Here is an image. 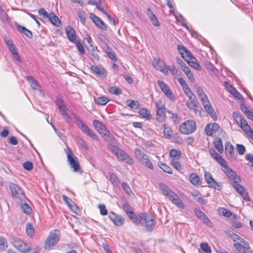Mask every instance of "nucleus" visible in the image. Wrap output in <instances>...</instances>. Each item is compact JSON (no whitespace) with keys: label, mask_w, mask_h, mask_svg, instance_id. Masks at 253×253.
I'll use <instances>...</instances> for the list:
<instances>
[{"label":"nucleus","mask_w":253,"mask_h":253,"mask_svg":"<svg viewBox=\"0 0 253 253\" xmlns=\"http://www.w3.org/2000/svg\"><path fill=\"white\" fill-rule=\"evenodd\" d=\"M127 216L133 223L136 225L140 224L142 226H144L148 232H152L155 226L156 222L154 217L151 214L145 212L140 213L139 214L140 219L133 211L129 212Z\"/></svg>","instance_id":"nucleus-1"},{"label":"nucleus","mask_w":253,"mask_h":253,"mask_svg":"<svg viewBox=\"0 0 253 253\" xmlns=\"http://www.w3.org/2000/svg\"><path fill=\"white\" fill-rule=\"evenodd\" d=\"M159 188L162 193L166 196L173 204L181 209L184 208L182 200L169 187L163 183H160Z\"/></svg>","instance_id":"nucleus-2"},{"label":"nucleus","mask_w":253,"mask_h":253,"mask_svg":"<svg viewBox=\"0 0 253 253\" xmlns=\"http://www.w3.org/2000/svg\"><path fill=\"white\" fill-rule=\"evenodd\" d=\"M109 149L120 160L128 165H131L133 163V159L129 157L124 151L118 147L111 145L109 146Z\"/></svg>","instance_id":"nucleus-3"},{"label":"nucleus","mask_w":253,"mask_h":253,"mask_svg":"<svg viewBox=\"0 0 253 253\" xmlns=\"http://www.w3.org/2000/svg\"><path fill=\"white\" fill-rule=\"evenodd\" d=\"M93 125L102 137L107 141H113L114 137L110 131L106 129V127L99 121L95 120L93 121Z\"/></svg>","instance_id":"nucleus-4"},{"label":"nucleus","mask_w":253,"mask_h":253,"mask_svg":"<svg viewBox=\"0 0 253 253\" xmlns=\"http://www.w3.org/2000/svg\"><path fill=\"white\" fill-rule=\"evenodd\" d=\"M134 154L142 165L151 170L154 169V168L152 162L147 155L138 148L134 150Z\"/></svg>","instance_id":"nucleus-5"},{"label":"nucleus","mask_w":253,"mask_h":253,"mask_svg":"<svg viewBox=\"0 0 253 253\" xmlns=\"http://www.w3.org/2000/svg\"><path fill=\"white\" fill-rule=\"evenodd\" d=\"M66 152L67 161L69 162L71 168L73 169V171L81 172V167L78 159L73 154L70 148L67 147Z\"/></svg>","instance_id":"nucleus-6"},{"label":"nucleus","mask_w":253,"mask_h":253,"mask_svg":"<svg viewBox=\"0 0 253 253\" xmlns=\"http://www.w3.org/2000/svg\"><path fill=\"white\" fill-rule=\"evenodd\" d=\"M196 128V124L193 120H187L182 124L179 126L181 133L189 134L193 133Z\"/></svg>","instance_id":"nucleus-7"},{"label":"nucleus","mask_w":253,"mask_h":253,"mask_svg":"<svg viewBox=\"0 0 253 253\" xmlns=\"http://www.w3.org/2000/svg\"><path fill=\"white\" fill-rule=\"evenodd\" d=\"M11 243L17 250L22 253H27L31 249L30 245L26 244L21 239L18 238H13L12 239Z\"/></svg>","instance_id":"nucleus-8"},{"label":"nucleus","mask_w":253,"mask_h":253,"mask_svg":"<svg viewBox=\"0 0 253 253\" xmlns=\"http://www.w3.org/2000/svg\"><path fill=\"white\" fill-rule=\"evenodd\" d=\"M59 239V231L57 230L51 231L44 243V248L49 249L55 245Z\"/></svg>","instance_id":"nucleus-9"},{"label":"nucleus","mask_w":253,"mask_h":253,"mask_svg":"<svg viewBox=\"0 0 253 253\" xmlns=\"http://www.w3.org/2000/svg\"><path fill=\"white\" fill-rule=\"evenodd\" d=\"M156 119L160 122H163L166 119V113L167 110L160 100H157L156 102Z\"/></svg>","instance_id":"nucleus-10"},{"label":"nucleus","mask_w":253,"mask_h":253,"mask_svg":"<svg viewBox=\"0 0 253 253\" xmlns=\"http://www.w3.org/2000/svg\"><path fill=\"white\" fill-rule=\"evenodd\" d=\"M205 131L209 136L218 135L221 134L222 128L216 123L208 124L205 128Z\"/></svg>","instance_id":"nucleus-11"},{"label":"nucleus","mask_w":253,"mask_h":253,"mask_svg":"<svg viewBox=\"0 0 253 253\" xmlns=\"http://www.w3.org/2000/svg\"><path fill=\"white\" fill-rule=\"evenodd\" d=\"M56 103L58 109L62 116L67 123H69L71 121V117L68 113V109L66 105L64 104L63 100L59 97H57Z\"/></svg>","instance_id":"nucleus-12"},{"label":"nucleus","mask_w":253,"mask_h":253,"mask_svg":"<svg viewBox=\"0 0 253 253\" xmlns=\"http://www.w3.org/2000/svg\"><path fill=\"white\" fill-rule=\"evenodd\" d=\"M9 188L12 195L21 201L25 198V193L23 189L18 185L10 183L9 184Z\"/></svg>","instance_id":"nucleus-13"},{"label":"nucleus","mask_w":253,"mask_h":253,"mask_svg":"<svg viewBox=\"0 0 253 253\" xmlns=\"http://www.w3.org/2000/svg\"><path fill=\"white\" fill-rule=\"evenodd\" d=\"M221 167H222V171L234 183H239L241 181L240 178L237 175L236 173L228 167L227 163H225Z\"/></svg>","instance_id":"nucleus-14"},{"label":"nucleus","mask_w":253,"mask_h":253,"mask_svg":"<svg viewBox=\"0 0 253 253\" xmlns=\"http://www.w3.org/2000/svg\"><path fill=\"white\" fill-rule=\"evenodd\" d=\"M201 101L208 114H209V115L213 120H216L217 118L216 115L212 106L211 105L210 102L208 98V97L207 96L205 98H202V99H201Z\"/></svg>","instance_id":"nucleus-15"},{"label":"nucleus","mask_w":253,"mask_h":253,"mask_svg":"<svg viewBox=\"0 0 253 253\" xmlns=\"http://www.w3.org/2000/svg\"><path fill=\"white\" fill-rule=\"evenodd\" d=\"M234 248L240 253H245L250 249V245L244 239L239 242L235 243L233 245Z\"/></svg>","instance_id":"nucleus-16"},{"label":"nucleus","mask_w":253,"mask_h":253,"mask_svg":"<svg viewBox=\"0 0 253 253\" xmlns=\"http://www.w3.org/2000/svg\"><path fill=\"white\" fill-rule=\"evenodd\" d=\"M205 178L209 187L217 190L220 189L219 184L214 180L210 172L206 171L205 172Z\"/></svg>","instance_id":"nucleus-17"},{"label":"nucleus","mask_w":253,"mask_h":253,"mask_svg":"<svg viewBox=\"0 0 253 253\" xmlns=\"http://www.w3.org/2000/svg\"><path fill=\"white\" fill-rule=\"evenodd\" d=\"M225 151L227 158L230 161L236 159V155L234 152L233 147L229 142H226L225 145Z\"/></svg>","instance_id":"nucleus-18"},{"label":"nucleus","mask_w":253,"mask_h":253,"mask_svg":"<svg viewBox=\"0 0 253 253\" xmlns=\"http://www.w3.org/2000/svg\"><path fill=\"white\" fill-rule=\"evenodd\" d=\"M233 187L236 189V191L241 195V196L244 200L246 201H250L248 193L247 190L246 188L239 184L238 183H234Z\"/></svg>","instance_id":"nucleus-19"},{"label":"nucleus","mask_w":253,"mask_h":253,"mask_svg":"<svg viewBox=\"0 0 253 253\" xmlns=\"http://www.w3.org/2000/svg\"><path fill=\"white\" fill-rule=\"evenodd\" d=\"M90 18L98 28L104 31L107 30V26L106 24L99 17L93 13H90Z\"/></svg>","instance_id":"nucleus-20"},{"label":"nucleus","mask_w":253,"mask_h":253,"mask_svg":"<svg viewBox=\"0 0 253 253\" xmlns=\"http://www.w3.org/2000/svg\"><path fill=\"white\" fill-rule=\"evenodd\" d=\"M109 217L116 226L123 225L125 221V219L121 215L116 214L114 212H111Z\"/></svg>","instance_id":"nucleus-21"},{"label":"nucleus","mask_w":253,"mask_h":253,"mask_svg":"<svg viewBox=\"0 0 253 253\" xmlns=\"http://www.w3.org/2000/svg\"><path fill=\"white\" fill-rule=\"evenodd\" d=\"M177 49L181 54V57L185 60L189 59L193 56L192 53L184 46L180 45H178Z\"/></svg>","instance_id":"nucleus-22"},{"label":"nucleus","mask_w":253,"mask_h":253,"mask_svg":"<svg viewBox=\"0 0 253 253\" xmlns=\"http://www.w3.org/2000/svg\"><path fill=\"white\" fill-rule=\"evenodd\" d=\"M209 153L211 155V157L216 160V161L222 166L225 163H226V161L222 157V156L217 154L214 149H210Z\"/></svg>","instance_id":"nucleus-23"},{"label":"nucleus","mask_w":253,"mask_h":253,"mask_svg":"<svg viewBox=\"0 0 253 253\" xmlns=\"http://www.w3.org/2000/svg\"><path fill=\"white\" fill-rule=\"evenodd\" d=\"M154 67L157 70L162 72L164 74L167 75L168 74L169 67L165 65L163 61L159 60L157 62L154 64Z\"/></svg>","instance_id":"nucleus-24"},{"label":"nucleus","mask_w":253,"mask_h":253,"mask_svg":"<svg viewBox=\"0 0 253 253\" xmlns=\"http://www.w3.org/2000/svg\"><path fill=\"white\" fill-rule=\"evenodd\" d=\"M195 213L197 217L202 220L205 224L208 225L211 224V221L202 211L199 209H195Z\"/></svg>","instance_id":"nucleus-25"},{"label":"nucleus","mask_w":253,"mask_h":253,"mask_svg":"<svg viewBox=\"0 0 253 253\" xmlns=\"http://www.w3.org/2000/svg\"><path fill=\"white\" fill-rule=\"evenodd\" d=\"M90 69L93 73L98 75L100 77H105L106 76L107 71L103 67L92 66L91 67Z\"/></svg>","instance_id":"nucleus-26"},{"label":"nucleus","mask_w":253,"mask_h":253,"mask_svg":"<svg viewBox=\"0 0 253 253\" xmlns=\"http://www.w3.org/2000/svg\"><path fill=\"white\" fill-rule=\"evenodd\" d=\"M65 31L68 40L71 42H74L76 38L75 30L71 26H67L65 29Z\"/></svg>","instance_id":"nucleus-27"},{"label":"nucleus","mask_w":253,"mask_h":253,"mask_svg":"<svg viewBox=\"0 0 253 253\" xmlns=\"http://www.w3.org/2000/svg\"><path fill=\"white\" fill-rule=\"evenodd\" d=\"M15 26L16 28L22 33L24 34L29 39H32L33 34L31 31L26 29L25 27L21 26L17 23H15Z\"/></svg>","instance_id":"nucleus-28"},{"label":"nucleus","mask_w":253,"mask_h":253,"mask_svg":"<svg viewBox=\"0 0 253 253\" xmlns=\"http://www.w3.org/2000/svg\"><path fill=\"white\" fill-rule=\"evenodd\" d=\"M147 15L150 19L153 25L157 27L159 26L160 25V23L159 22L156 16L151 11V9L150 8H147Z\"/></svg>","instance_id":"nucleus-29"},{"label":"nucleus","mask_w":253,"mask_h":253,"mask_svg":"<svg viewBox=\"0 0 253 253\" xmlns=\"http://www.w3.org/2000/svg\"><path fill=\"white\" fill-rule=\"evenodd\" d=\"M48 18L51 23L55 26L59 27L61 26V23L59 18L54 13L50 12L49 14Z\"/></svg>","instance_id":"nucleus-30"},{"label":"nucleus","mask_w":253,"mask_h":253,"mask_svg":"<svg viewBox=\"0 0 253 253\" xmlns=\"http://www.w3.org/2000/svg\"><path fill=\"white\" fill-rule=\"evenodd\" d=\"M186 61L191 67L197 70H200L201 69L200 65L197 63V59L194 57H191V58H189V59H188Z\"/></svg>","instance_id":"nucleus-31"},{"label":"nucleus","mask_w":253,"mask_h":253,"mask_svg":"<svg viewBox=\"0 0 253 253\" xmlns=\"http://www.w3.org/2000/svg\"><path fill=\"white\" fill-rule=\"evenodd\" d=\"M189 180L191 183L195 186H198L200 185V178L198 175L196 173H191L189 176Z\"/></svg>","instance_id":"nucleus-32"},{"label":"nucleus","mask_w":253,"mask_h":253,"mask_svg":"<svg viewBox=\"0 0 253 253\" xmlns=\"http://www.w3.org/2000/svg\"><path fill=\"white\" fill-rule=\"evenodd\" d=\"M183 71L186 74L188 79L191 82H193L195 81L194 76L193 73L190 71V68L186 65H184L181 68Z\"/></svg>","instance_id":"nucleus-33"},{"label":"nucleus","mask_w":253,"mask_h":253,"mask_svg":"<svg viewBox=\"0 0 253 253\" xmlns=\"http://www.w3.org/2000/svg\"><path fill=\"white\" fill-rule=\"evenodd\" d=\"M105 51L108 55L109 58H110L113 61L116 62L117 61V57L115 52L109 46L107 45Z\"/></svg>","instance_id":"nucleus-34"},{"label":"nucleus","mask_w":253,"mask_h":253,"mask_svg":"<svg viewBox=\"0 0 253 253\" xmlns=\"http://www.w3.org/2000/svg\"><path fill=\"white\" fill-rule=\"evenodd\" d=\"M199 253H211V251L210 247L206 243H201L200 249H199Z\"/></svg>","instance_id":"nucleus-35"},{"label":"nucleus","mask_w":253,"mask_h":253,"mask_svg":"<svg viewBox=\"0 0 253 253\" xmlns=\"http://www.w3.org/2000/svg\"><path fill=\"white\" fill-rule=\"evenodd\" d=\"M108 98L104 96H101L94 98V101L99 105H105L109 101Z\"/></svg>","instance_id":"nucleus-36"},{"label":"nucleus","mask_w":253,"mask_h":253,"mask_svg":"<svg viewBox=\"0 0 253 253\" xmlns=\"http://www.w3.org/2000/svg\"><path fill=\"white\" fill-rule=\"evenodd\" d=\"M169 156L173 160H177L180 158L181 152L179 150L173 149L170 150Z\"/></svg>","instance_id":"nucleus-37"},{"label":"nucleus","mask_w":253,"mask_h":253,"mask_svg":"<svg viewBox=\"0 0 253 253\" xmlns=\"http://www.w3.org/2000/svg\"><path fill=\"white\" fill-rule=\"evenodd\" d=\"M26 79L33 89H38L39 84L37 81L32 76H27Z\"/></svg>","instance_id":"nucleus-38"},{"label":"nucleus","mask_w":253,"mask_h":253,"mask_svg":"<svg viewBox=\"0 0 253 253\" xmlns=\"http://www.w3.org/2000/svg\"><path fill=\"white\" fill-rule=\"evenodd\" d=\"M239 125L243 130L246 132L247 135L250 132V131L252 130L250 126L248 125L245 120H244L242 122H241Z\"/></svg>","instance_id":"nucleus-39"},{"label":"nucleus","mask_w":253,"mask_h":253,"mask_svg":"<svg viewBox=\"0 0 253 253\" xmlns=\"http://www.w3.org/2000/svg\"><path fill=\"white\" fill-rule=\"evenodd\" d=\"M197 100L196 98L189 99V101H187L186 105L188 108L190 109H195L197 107Z\"/></svg>","instance_id":"nucleus-40"},{"label":"nucleus","mask_w":253,"mask_h":253,"mask_svg":"<svg viewBox=\"0 0 253 253\" xmlns=\"http://www.w3.org/2000/svg\"><path fill=\"white\" fill-rule=\"evenodd\" d=\"M126 105L133 109H138L139 108V102L137 101L128 99L126 101Z\"/></svg>","instance_id":"nucleus-41"},{"label":"nucleus","mask_w":253,"mask_h":253,"mask_svg":"<svg viewBox=\"0 0 253 253\" xmlns=\"http://www.w3.org/2000/svg\"><path fill=\"white\" fill-rule=\"evenodd\" d=\"M227 84L229 86V91L230 93L234 96L235 98L240 99L242 97L240 93L236 90V89L231 84H229L227 83Z\"/></svg>","instance_id":"nucleus-42"},{"label":"nucleus","mask_w":253,"mask_h":253,"mask_svg":"<svg viewBox=\"0 0 253 253\" xmlns=\"http://www.w3.org/2000/svg\"><path fill=\"white\" fill-rule=\"evenodd\" d=\"M158 166L164 172L169 174H171L172 173L171 168L166 164L160 162L158 163Z\"/></svg>","instance_id":"nucleus-43"},{"label":"nucleus","mask_w":253,"mask_h":253,"mask_svg":"<svg viewBox=\"0 0 253 253\" xmlns=\"http://www.w3.org/2000/svg\"><path fill=\"white\" fill-rule=\"evenodd\" d=\"M26 231L28 236L32 237L35 233V230L33 228L32 224L30 223H28L26 226Z\"/></svg>","instance_id":"nucleus-44"},{"label":"nucleus","mask_w":253,"mask_h":253,"mask_svg":"<svg viewBox=\"0 0 253 253\" xmlns=\"http://www.w3.org/2000/svg\"><path fill=\"white\" fill-rule=\"evenodd\" d=\"M214 143L215 148L219 152L222 153L223 152V146L221 139L220 138L217 139Z\"/></svg>","instance_id":"nucleus-45"},{"label":"nucleus","mask_w":253,"mask_h":253,"mask_svg":"<svg viewBox=\"0 0 253 253\" xmlns=\"http://www.w3.org/2000/svg\"><path fill=\"white\" fill-rule=\"evenodd\" d=\"M0 19L1 21L4 23L9 22V18L5 11L0 8Z\"/></svg>","instance_id":"nucleus-46"},{"label":"nucleus","mask_w":253,"mask_h":253,"mask_svg":"<svg viewBox=\"0 0 253 253\" xmlns=\"http://www.w3.org/2000/svg\"><path fill=\"white\" fill-rule=\"evenodd\" d=\"M217 211L219 214H222L227 217H230L232 214V213L230 211L223 208H218Z\"/></svg>","instance_id":"nucleus-47"},{"label":"nucleus","mask_w":253,"mask_h":253,"mask_svg":"<svg viewBox=\"0 0 253 253\" xmlns=\"http://www.w3.org/2000/svg\"><path fill=\"white\" fill-rule=\"evenodd\" d=\"M163 92L166 95V96L168 98H169L170 100H171L172 101L175 100V96L173 94L172 91L169 89V87H168L167 89H166Z\"/></svg>","instance_id":"nucleus-48"},{"label":"nucleus","mask_w":253,"mask_h":253,"mask_svg":"<svg viewBox=\"0 0 253 253\" xmlns=\"http://www.w3.org/2000/svg\"><path fill=\"white\" fill-rule=\"evenodd\" d=\"M196 93L200 100L202 99V98H205L207 96L205 93L203 88L199 86L196 87Z\"/></svg>","instance_id":"nucleus-49"},{"label":"nucleus","mask_w":253,"mask_h":253,"mask_svg":"<svg viewBox=\"0 0 253 253\" xmlns=\"http://www.w3.org/2000/svg\"><path fill=\"white\" fill-rule=\"evenodd\" d=\"M21 209H22L23 211L26 214H29L32 212V209L26 203L23 204L21 202Z\"/></svg>","instance_id":"nucleus-50"},{"label":"nucleus","mask_w":253,"mask_h":253,"mask_svg":"<svg viewBox=\"0 0 253 253\" xmlns=\"http://www.w3.org/2000/svg\"><path fill=\"white\" fill-rule=\"evenodd\" d=\"M163 126L164 127L163 131L164 134L166 138H169L171 136V128L169 126H167V125L166 124L163 125Z\"/></svg>","instance_id":"nucleus-51"},{"label":"nucleus","mask_w":253,"mask_h":253,"mask_svg":"<svg viewBox=\"0 0 253 253\" xmlns=\"http://www.w3.org/2000/svg\"><path fill=\"white\" fill-rule=\"evenodd\" d=\"M110 180L114 185H117L119 183V179L117 176L113 173H109Z\"/></svg>","instance_id":"nucleus-52"},{"label":"nucleus","mask_w":253,"mask_h":253,"mask_svg":"<svg viewBox=\"0 0 253 253\" xmlns=\"http://www.w3.org/2000/svg\"><path fill=\"white\" fill-rule=\"evenodd\" d=\"M233 117L238 124H240L241 122H242L244 120V119L242 118L241 115L238 112H234Z\"/></svg>","instance_id":"nucleus-53"},{"label":"nucleus","mask_w":253,"mask_h":253,"mask_svg":"<svg viewBox=\"0 0 253 253\" xmlns=\"http://www.w3.org/2000/svg\"><path fill=\"white\" fill-rule=\"evenodd\" d=\"M7 246V242L5 239L2 237L0 236V252L4 251Z\"/></svg>","instance_id":"nucleus-54"},{"label":"nucleus","mask_w":253,"mask_h":253,"mask_svg":"<svg viewBox=\"0 0 253 253\" xmlns=\"http://www.w3.org/2000/svg\"><path fill=\"white\" fill-rule=\"evenodd\" d=\"M139 113L141 116L145 118H148L150 116L148 111L144 108H141L139 110Z\"/></svg>","instance_id":"nucleus-55"},{"label":"nucleus","mask_w":253,"mask_h":253,"mask_svg":"<svg viewBox=\"0 0 253 253\" xmlns=\"http://www.w3.org/2000/svg\"><path fill=\"white\" fill-rule=\"evenodd\" d=\"M109 91L114 94L115 95H120L122 93V90L120 88L115 87V86H112L110 87L109 88Z\"/></svg>","instance_id":"nucleus-56"},{"label":"nucleus","mask_w":253,"mask_h":253,"mask_svg":"<svg viewBox=\"0 0 253 253\" xmlns=\"http://www.w3.org/2000/svg\"><path fill=\"white\" fill-rule=\"evenodd\" d=\"M10 52H11L12 55L13 56L14 58L19 62H21V58L19 55V53L18 51H17L16 48L13 47V49H10L9 50Z\"/></svg>","instance_id":"nucleus-57"},{"label":"nucleus","mask_w":253,"mask_h":253,"mask_svg":"<svg viewBox=\"0 0 253 253\" xmlns=\"http://www.w3.org/2000/svg\"><path fill=\"white\" fill-rule=\"evenodd\" d=\"M171 166L174 168L176 170L179 171L181 169V166L180 164L177 161V160H172L170 162Z\"/></svg>","instance_id":"nucleus-58"},{"label":"nucleus","mask_w":253,"mask_h":253,"mask_svg":"<svg viewBox=\"0 0 253 253\" xmlns=\"http://www.w3.org/2000/svg\"><path fill=\"white\" fill-rule=\"evenodd\" d=\"M122 187L123 189V190L127 194L129 195H130V194L132 193L131 190L130 188V187L126 183H123L122 184Z\"/></svg>","instance_id":"nucleus-59"},{"label":"nucleus","mask_w":253,"mask_h":253,"mask_svg":"<svg viewBox=\"0 0 253 253\" xmlns=\"http://www.w3.org/2000/svg\"><path fill=\"white\" fill-rule=\"evenodd\" d=\"M73 115L75 116V119L76 120V124L78 126L81 128L83 126H84L85 124L84 123V122L80 119L79 118L76 116V115L73 113Z\"/></svg>","instance_id":"nucleus-60"},{"label":"nucleus","mask_w":253,"mask_h":253,"mask_svg":"<svg viewBox=\"0 0 253 253\" xmlns=\"http://www.w3.org/2000/svg\"><path fill=\"white\" fill-rule=\"evenodd\" d=\"M23 167L27 170H31L33 168V165L32 162L26 161L23 164Z\"/></svg>","instance_id":"nucleus-61"},{"label":"nucleus","mask_w":253,"mask_h":253,"mask_svg":"<svg viewBox=\"0 0 253 253\" xmlns=\"http://www.w3.org/2000/svg\"><path fill=\"white\" fill-rule=\"evenodd\" d=\"M4 41L6 43L8 48L9 50L10 49H13V47H14V45L13 43V42L7 38H6V36L4 37Z\"/></svg>","instance_id":"nucleus-62"},{"label":"nucleus","mask_w":253,"mask_h":253,"mask_svg":"<svg viewBox=\"0 0 253 253\" xmlns=\"http://www.w3.org/2000/svg\"><path fill=\"white\" fill-rule=\"evenodd\" d=\"M77 14L82 23L84 24L85 22V16L84 12L83 11L79 10L77 12Z\"/></svg>","instance_id":"nucleus-63"},{"label":"nucleus","mask_w":253,"mask_h":253,"mask_svg":"<svg viewBox=\"0 0 253 253\" xmlns=\"http://www.w3.org/2000/svg\"><path fill=\"white\" fill-rule=\"evenodd\" d=\"M76 45L79 52L82 54H84L85 53V50L81 42H80L79 41H77L76 42Z\"/></svg>","instance_id":"nucleus-64"}]
</instances>
